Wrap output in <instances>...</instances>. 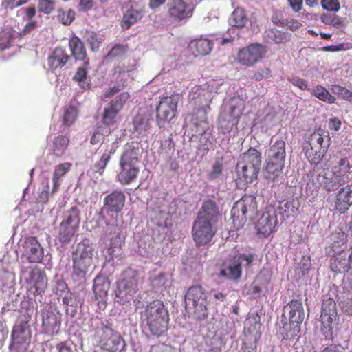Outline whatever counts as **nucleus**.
I'll list each match as a JSON object with an SVG mask.
<instances>
[{"label":"nucleus","instance_id":"obj_50","mask_svg":"<svg viewBox=\"0 0 352 352\" xmlns=\"http://www.w3.org/2000/svg\"><path fill=\"white\" fill-rule=\"evenodd\" d=\"M77 116L78 112L74 107H69L65 109L63 118V124L67 126H72L76 121Z\"/></svg>","mask_w":352,"mask_h":352},{"label":"nucleus","instance_id":"obj_32","mask_svg":"<svg viewBox=\"0 0 352 352\" xmlns=\"http://www.w3.org/2000/svg\"><path fill=\"white\" fill-rule=\"evenodd\" d=\"M249 21L246 10L241 7L236 8L229 18V23L231 26L243 28Z\"/></svg>","mask_w":352,"mask_h":352},{"label":"nucleus","instance_id":"obj_33","mask_svg":"<svg viewBox=\"0 0 352 352\" xmlns=\"http://www.w3.org/2000/svg\"><path fill=\"white\" fill-rule=\"evenodd\" d=\"M144 14L143 9L136 10L131 8L123 15L121 25L124 29H129L132 25L140 20Z\"/></svg>","mask_w":352,"mask_h":352},{"label":"nucleus","instance_id":"obj_3","mask_svg":"<svg viewBox=\"0 0 352 352\" xmlns=\"http://www.w3.org/2000/svg\"><path fill=\"white\" fill-rule=\"evenodd\" d=\"M140 147L136 142L127 143L119 161L116 180L122 185L133 183L140 173Z\"/></svg>","mask_w":352,"mask_h":352},{"label":"nucleus","instance_id":"obj_56","mask_svg":"<svg viewBox=\"0 0 352 352\" xmlns=\"http://www.w3.org/2000/svg\"><path fill=\"white\" fill-rule=\"evenodd\" d=\"M321 5L324 10L330 12H337L340 8L338 0H322Z\"/></svg>","mask_w":352,"mask_h":352},{"label":"nucleus","instance_id":"obj_39","mask_svg":"<svg viewBox=\"0 0 352 352\" xmlns=\"http://www.w3.org/2000/svg\"><path fill=\"white\" fill-rule=\"evenodd\" d=\"M69 143V138L66 135H58L53 141L52 152L56 157L64 155Z\"/></svg>","mask_w":352,"mask_h":352},{"label":"nucleus","instance_id":"obj_58","mask_svg":"<svg viewBox=\"0 0 352 352\" xmlns=\"http://www.w3.org/2000/svg\"><path fill=\"white\" fill-rule=\"evenodd\" d=\"M87 67L84 65V67H78L76 72L75 73L73 79L78 82L84 81L87 76Z\"/></svg>","mask_w":352,"mask_h":352},{"label":"nucleus","instance_id":"obj_11","mask_svg":"<svg viewBox=\"0 0 352 352\" xmlns=\"http://www.w3.org/2000/svg\"><path fill=\"white\" fill-rule=\"evenodd\" d=\"M179 100L180 96L177 94L161 98L156 108V121L159 126L175 117Z\"/></svg>","mask_w":352,"mask_h":352},{"label":"nucleus","instance_id":"obj_36","mask_svg":"<svg viewBox=\"0 0 352 352\" xmlns=\"http://www.w3.org/2000/svg\"><path fill=\"white\" fill-rule=\"evenodd\" d=\"M266 155L277 158L285 162V142L283 140H277L267 150Z\"/></svg>","mask_w":352,"mask_h":352},{"label":"nucleus","instance_id":"obj_53","mask_svg":"<svg viewBox=\"0 0 352 352\" xmlns=\"http://www.w3.org/2000/svg\"><path fill=\"white\" fill-rule=\"evenodd\" d=\"M85 41L89 44L92 51L98 50L100 41L98 38V34L94 32L87 30L84 36Z\"/></svg>","mask_w":352,"mask_h":352},{"label":"nucleus","instance_id":"obj_18","mask_svg":"<svg viewBox=\"0 0 352 352\" xmlns=\"http://www.w3.org/2000/svg\"><path fill=\"white\" fill-rule=\"evenodd\" d=\"M277 223L276 208L269 206L257 221L256 228L258 233L267 237L274 231Z\"/></svg>","mask_w":352,"mask_h":352},{"label":"nucleus","instance_id":"obj_29","mask_svg":"<svg viewBox=\"0 0 352 352\" xmlns=\"http://www.w3.org/2000/svg\"><path fill=\"white\" fill-rule=\"evenodd\" d=\"M94 248L93 243L88 239H85L78 243L72 256L80 259H91L93 261Z\"/></svg>","mask_w":352,"mask_h":352},{"label":"nucleus","instance_id":"obj_41","mask_svg":"<svg viewBox=\"0 0 352 352\" xmlns=\"http://www.w3.org/2000/svg\"><path fill=\"white\" fill-rule=\"evenodd\" d=\"M311 94L321 101L328 104H334L336 101L335 96L322 85H316L311 89Z\"/></svg>","mask_w":352,"mask_h":352},{"label":"nucleus","instance_id":"obj_35","mask_svg":"<svg viewBox=\"0 0 352 352\" xmlns=\"http://www.w3.org/2000/svg\"><path fill=\"white\" fill-rule=\"evenodd\" d=\"M80 221V217L79 210L76 206H73L69 210L64 212L63 219L61 223L72 226L78 230Z\"/></svg>","mask_w":352,"mask_h":352},{"label":"nucleus","instance_id":"obj_20","mask_svg":"<svg viewBox=\"0 0 352 352\" xmlns=\"http://www.w3.org/2000/svg\"><path fill=\"white\" fill-rule=\"evenodd\" d=\"M111 282L104 276L98 275L94 280L93 291L95 300L100 308L104 309L107 305L106 300L110 289Z\"/></svg>","mask_w":352,"mask_h":352},{"label":"nucleus","instance_id":"obj_31","mask_svg":"<svg viewBox=\"0 0 352 352\" xmlns=\"http://www.w3.org/2000/svg\"><path fill=\"white\" fill-rule=\"evenodd\" d=\"M92 264L93 261L91 259L72 257L73 274L80 278H85Z\"/></svg>","mask_w":352,"mask_h":352},{"label":"nucleus","instance_id":"obj_16","mask_svg":"<svg viewBox=\"0 0 352 352\" xmlns=\"http://www.w3.org/2000/svg\"><path fill=\"white\" fill-rule=\"evenodd\" d=\"M265 53L263 45L251 43L239 50L236 60L243 66L252 67L263 58Z\"/></svg>","mask_w":352,"mask_h":352},{"label":"nucleus","instance_id":"obj_61","mask_svg":"<svg viewBox=\"0 0 352 352\" xmlns=\"http://www.w3.org/2000/svg\"><path fill=\"white\" fill-rule=\"evenodd\" d=\"M222 172V164L219 162H216L212 168V170L209 173V178L214 179L217 178Z\"/></svg>","mask_w":352,"mask_h":352},{"label":"nucleus","instance_id":"obj_8","mask_svg":"<svg viewBox=\"0 0 352 352\" xmlns=\"http://www.w3.org/2000/svg\"><path fill=\"white\" fill-rule=\"evenodd\" d=\"M138 273L136 270L129 267L121 274L117 283V297L122 300V303L131 300L138 289Z\"/></svg>","mask_w":352,"mask_h":352},{"label":"nucleus","instance_id":"obj_26","mask_svg":"<svg viewBox=\"0 0 352 352\" xmlns=\"http://www.w3.org/2000/svg\"><path fill=\"white\" fill-rule=\"evenodd\" d=\"M351 169L352 157H348L342 158L338 165L334 166L331 170L343 185L349 179L352 173Z\"/></svg>","mask_w":352,"mask_h":352},{"label":"nucleus","instance_id":"obj_59","mask_svg":"<svg viewBox=\"0 0 352 352\" xmlns=\"http://www.w3.org/2000/svg\"><path fill=\"white\" fill-rule=\"evenodd\" d=\"M124 48L121 45H115L107 54L106 58H113L124 54Z\"/></svg>","mask_w":352,"mask_h":352},{"label":"nucleus","instance_id":"obj_45","mask_svg":"<svg viewBox=\"0 0 352 352\" xmlns=\"http://www.w3.org/2000/svg\"><path fill=\"white\" fill-rule=\"evenodd\" d=\"M78 230L60 223L58 232V240L63 243H69L74 237Z\"/></svg>","mask_w":352,"mask_h":352},{"label":"nucleus","instance_id":"obj_25","mask_svg":"<svg viewBox=\"0 0 352 352\" xmlns=\"http://www.w3.org/2000/svg\"><path fill=\"white\" fill-rule=\"evenodd\" d=\"M256 210V202L254 199L245 198L236 201L232 209L233 217L246 219L248 214H254Z\"/></svg>","mask_w":352,"mask_h":352},{"label":"nucleus","instance_id":"obj_23","mask_svg":"<svg viewBox=\"0 0 352 352\" xmlns=\"http://www.w3.org/2000/svg\"><path fill=\"white\" fill-rule=\"evenodd\" d=\"M189 52L195 56H204L210 53L213 42L204 36L191 40L188 45Z\"/></svg>","mask_w":352,"mask_h":352},{"label":"nucleus","instance_id":"obj_19","mask_svg":"<svg viewBox=\"0 0 352 352\" xmlns=\"http://www.w3.org/2000/svg\"><path fill=\"white\" fill-rule=\"evenodd\" d=\"M23 255L30 263L42 262L44 257V250L35 236H29L25 239Z\"/></svg>","mask_w":352,"mask_h":352},{"label":"nucleus","instance_id":"obj_52","mask_svg":"<svg viewBox=\"0 0 352 352\" xmlns=\"http://www.w3.org/2000/svg\"><path fill=\"white\" fill-rule=\"evenodd\" d=\"M70 291L67 284L62 279L56 280L54 283L53 292L60 300L63 296L66 295Z\"/></svg>","mask_w":352,"mask_h":352},{"label":"nucleus","instance_id":"obj_14","mask_svg":"<svg viewBox=\"0 0 352 352\" xmlns=\"http://www.w3.org/2000/svg\"><path fill=\"white\" fill-rule=\"evenodd\" d=\"M130 94L128 92L120 94L113 100H111L104 109L102 116V122L106 126L115 124L118 118V114L129 100Z\"/></svg>","mask_w":352,"mask_h":352},{"label":"nucleus","instance_id":"obj_17","mask_svg":"<svg viewBox=\"0 0 352 352\" xmlns=\"http://www.w3.org/2000/svg\"><path fill=\"white\" fill-rule=\"evenodd\" d=\"M330 268L335 273H346L352 276V245L349 249L338 250L331 256Z\"/></svg>","mask_w":352,"mask_h":352},{"label":"nucleus","instance_id":"obj_5","mask_svg":"<svg viewBox=\"0 0 352 352\" xmlns=\"http://www.w3.org/2000/svg\"><path fill=\"white\" fill-rule=\"evenodd\" d=\"M261 165V153L250 148L240 155L236 166L238 177L246 184H251L258 177Z\"/></svg>","mask_w":352,"mask_h":352},{"label":"nucleus","instance_id":"obj_47","mask_svg":"<svg viewBox=\"0 0 352 352\" xmlns=\"http://www.w3.org/2000/svg\"><path fill=\"white\" fill-rule=\"evenodd\" d=\"M272 21L276 25L287 28L290 30L295 31L299 29L302 24L298 21L294 19H278L277 16L272 18Z\"/></svg>","mask_w":352,"mask_h":352},{"label":"nucleus","instance_id":"obj_1","mask_svg":"<svg viewBox=\"0 0 352 352\" xmlns=\"http://www.w3.org/2000/svg\"><path fill=\"white\" fill-rule=\"evenodd\" d=\"M221 219L219 208L213 200L205 201L192 226L191 236L196 247L209 245L216 235Z\"/></svg>","mask_w":352,"mask_h":352},{"label":"nucleus","instance_id":"obj_7","mask_svg":"<svg viewBox=\"0 0 352 352\" xmlns=\"http://www.w3.org/2000/svg\"><path fill=\"white\" fill-rule=\"evenodd\" d=\"M283 316H287L289 321V324L285 323L283 325L287 331L286 336L288 338H293L300 333L301 324L304 320L302 302L297 299L292 300L284 306Z\"/></svg>","mask_w":352,"mask_h":352},{"label":"nucleus","instance_id":"obj_64","mask_svg":"<svg viewBox=\"0 0 352 352\" xmlns=\"http://www.w3.org/2000/svg\"><path fill=\"white\" fill-rule=\"evenodd\" d=\"M56 348L58 352H76L72 344L67 341L60 342L57 344Z\"/></svg>","mask_w":352,"mask_h":352},{"label":"nucleus","instance_id":"obj_28","mask_svg":"<svg viewBox=\"0 0 352 352\" xmlns=\"http://www.w3.org/2000/svg\"><path fill=\"white\" fill-rule=\"evenodd\" d=\"M69 59V56L65 50L61 47H56L48 57L47 63L49 67L54 70L65 66Z\"/></svg>","mask_w":352,"mask_h":352},{"label":"nucleus","instance_id":"obj_9","mask_svg":"<svg viewBox=\"0 0 352 352\" xmlns=\"http://www.w3.org/2000/svg\"><path fill=\"white\" fill-rule=\"evenodd\" d=\"M31 341V331L28 321L16 322L12 330L9 349L11 352H25Z\"/></svg>","mask_w":352,"mask_h":352},{"label":"nucleus","instance_id":"obj_48","mask_svg":"<svg viewBox=\"0 0 352 352\" xmlns=\"http://www.w3.org/2000/svg\"><path fill=\"white\" fill-rule=\"evenodd\" d=\"M56 19L58 22L61 23L64 25H69L74 20L76 16L75 12L69 9L68 10H64L62 8L57 10Z\"/></svg>","mask_w":352,"mask_h":352},{"label":"nucleus","instance_id":"obj_6","mask_svg":"<svg viewBox=\"0 0 352 352\" xmlns=\"http://www.w3.org/2000/svg\"><path fill=\"white\" fill-rule=\"evenodd\" d=\"M331 138L329 134L321 130L313 132L305 148V155L312 164H319L326 155L330 145Z\"/></svg>","mask_w":352,"mask_h":352},{"label":"nucleus","instance_id":"obj_2","mask_svg":"<svg viewBox=\"0 0 352 352\" xmlns=\"http://www.w3.org/2000/svg\"><path fill=\"white\" fill-rule=\"evenodd\" d=\"M141 318L145 328L153 336L160 337L168 329L169 313L159 300L147 304L142 312Z\"/></svg>","mask_w":352,"mask_h":352},{"label":"nucleus","instance_id":"obj_62","mask_svg":"<svg viewBox=\"0 0 352 352\" xmlns=\"http://www.w3.org/2000/svg\"><path fill=\"white\" fill-rule=\"evenodd\" d=\"M289 80L293 85L298 87L301 90L308 89L307 82L303 78L299 77H294L292 79H289Z\"/></svg>","mask_w":352,"mask_h":352},{"label":"nucleus","instance_id":"obj_55","mask_svg":"<svg viewBox=\"0 0 352 352\" xmlns=\"http://www.w3.org/2000/svg\"><path fill=\"white\" fill-rule=\"evenodd\" d=\"M242 113L241 104L232 105L230 109L228 117L232 118V124H237Z\"/></svg>","mask_w":352,"mask_h":352},{"label":"nucleus","instance_id":"obj_42","mask_svg":"<svg viewBox=\"0 0 352 352\" xmlns=\"http://www.w3.org/2000/svg\"><path fill=\"white\" fill-rule=\"evenodd\" d=\"M296 208L294 206L292 201L283 200L279 201L276 208V214L280 215L283 219H289L293 217L296 213Z\"/></svg>","mask_w":352,"mask_h":352},{"label":"nucleus","instance_id":"obj_60","mask_svg":"<svg viewBox=\"0 0 352 352\" xmlns=\"http://www.w3.org/2000/svg\"><path fill=\"white\" fill-rule=\"evenodd\" d=\"M149 352H173V349L164 343H158L151 346Z\"/></svg>","mask_w":352,"mask_h":352},{"label":"nucleus","instance_id":"obj_24","mask_svg":"<svg viewBox=\"0 0 352 352\" xmlns=\"http://www.w3.org/2000/svg\"><path fill=\"white\" fill-rule=\"evenodd\" d=\"M352 206V184L341 188L336 196L335 208L341 213H345Z\"/></svg>","mask_w":352,"mask_h":352},{"label":"nucleus","instance_id":"obj_49","mask_svg":"<svg viewBox=\"0 0 352 352\" xmlns=\"http://www.w3.org/2000/svg\"><path fill=\"white\" fill-rule=\"evenodd\" d=\"M321 314H329L332 316H337L336 303L333 298H328L323 300Z\"/></svg>","mask_w":352,"mask_h":352},{"label":"nucleus","instance_id":"obj_4","mask_svg":"<svg viewBox=\"0 0 352 352\" xmlns=\"http://www.w3.org/2000/svg\"><path fill=\"white\" fill-rule=\"evenodd\" d=\"M185 311L188 318L202 321L208 316V300L204 287L197 284L188 288L184 295Z\"/></svg>","mask_w":352,"mask_h":352},{"label":"nucleus","instance_id":"obj_46","mask_svg":"<svg viewBox=\"0 0 352 352\" xmlns=\"http://www.w3.org/2000/svg\"><path fill=\"white\" fill-rule=\"evenodd\" d=\"M107 352H124L125 343L120 336H114L109 339L104 344Z\"/></svg>","mask_w":352,"mask_h":352},{"label":"nucleus","instance_id":"obj_37","mask_svg":"<svg viewBox=\"0 0 352 352\" xmlns=\"http://www.w3.org/2000/svg\"><path fill=\"white\" fill-rule=\"evenodd\" d=\"M60 299L62 300V305L64 306L67 314L70 313L73 315L76 312V308L80 303V300L78 296L75 293L69 291Z\"/></svg>","mask_w":352,"mask_h":352},{"label":"nucleus","instance_id":"obj_34","mask_svg":"<svg viewBox=\"0 0 352 352\" xmlns=\"http://www.w3.org/2000/svg\"><path fill=\"white\" fill-rule=\"evenodd\" d=\"M72 166L71 162L61 163L55 166L54 172L52 177L53 189L52 192H55L60 186V179L66 173H67Z\"/></svg>","mask_w":352,"mask_h":352},{"label":"nucleus","instance_id":"obj_38","mask_svg":"<svg viewBox=\"0 0 352 352\" xmlns=\"http://www.w3.org/2000/svg\"><path fill=\"white\" fill-rule=\"evenodd\" d=\"M285 167V162L265 163V177L274 181L283 173Z\"/></svg>","mask_w":352,"mask_h":352},{"label":"nucleus","instance_id":"obj_40","mask_svg":"<svg viewBox=\"0 0 352 352\" xmlns=\"http://www.w3.org/2000/svg\"><path fill=\"white\" fill-rule=\"evenodd\" d=\"M330 240L331 248L333 251H336V249L341 248L347 243V234L342 228H337L331 233Z\"/></svg>","mask_w":352,"mask_h":352},{"label":"nucleus","instance_id":"obj_43","mask_svg":"<svg viewBox=\"0 0 352 352\" xmlns=\"http://www.w3.org/2000/svg\"><path fill=\"white\" fill-rule=\"evenodd\" d=\"M219 276L230 280H237L241 276V265L239 262L222 269Z\"/></svg>","mask_w":352,"mask_h":352},{"label":"nucleus","instance_id":"obj_57","mask_svg":"<svg viewBox=\"0 0 352 352\" xmlns=\"http://www.w3.org/2000/svg\"><path fill=\"white\" fill-rule=\"evenodd\" d=\"M95 0H80L78 10L80 12H88L93 9Z\"/></svg>","mask_w":352,"mask_h":352},{"label":"nucleus","instance_id":"obj_10","mask_svg":"<svg viewBox=\"0 0 352 352\" xmlns=\"http://www.w3.org/2000/svg\"><path fill=\"white\" fill-rule=\"evenodd\" d=\"M194 6L185 0H170L167 4L169 21L176 24H185L193 15Z\"/></svg>","mask_w":352,"mask_h":352},{"label":"nucleus","instance_id":"obj_30","mask_svg":"<svg viewBox=\"0 0 352 352\" xmlns=\"http://www.w3.org/2000/svg\"><path fill=\"white\" fill-rule=\"evenodd\" d=\"M60 324L58 316L52 311H46L43 314L42 326L47 334H53L57 327Z\"/></svg>","mask_w":352,"mask_h":352},{"label":"nucleus","instance_id":"obj_15","mask_svg":"<svg viewBox=\"0 0 352 352\" xmlns=\"http://www.w3.org/2000/svg\"><path fill=\"white\" fill-rule=\"evenodd\" d=\"M126 196L121 190H116L104 198L102 212L109 215L112 219V224L116 223L118 214L124 205Z\"/></svg>","mask_w":352,"mask_h":352},{"label":"nucleus","instance_id":"obj_54","mask_svg":"<svg viewBox=\"0 0 352 352\" xmlns=\"http://www.w3.org/2000/svg\"><path fill=\"white\" fill-rule=\"evenodd\" d=\"M236 124H232V120L228 115L222 114L219 118V127L222 130L223 133L230 132L234 126Z\"/></svg>","mask_w":352,"mask_h":352},{"label":"nucleus","instance_id":"obj_13","mask_svg":"<svg viewBox=\"0 0 352 352\" xmlns=\"http://www.w3.org/2000/svg\"><path fill=\"white\" fill-rule=\"evenodd\" d=\"M27 289L30 294L41 296L47 285V277L45 272L40 267H31L25 278Z\"/></svg>","mask_w":352,"mask_h":352},{"label":"nucleus","instance_id":"obj_51","mask_svg":"<svg viewBox=\"0 0 352 352\" xmlns=\"http://www.w3.org/2000/svg\"><path fill=\"white\" fill-rule=\"evenodd\" d=\"M56 0H38V10L39 12L50 14L54 10Z\"/></svg>","mask_w":352,"mask_h":352},{"label":"nucleus","instance_id":"obj_44","mask_svg":"<svg viewBox=\"0 0 352 352\" xmlns=\"http://www.w3.org/2000/svg\"><path fill=\"white\" fill-rule=\"evenodd\" d=\"M337 316H332L329 314H321L322 323L321 330L327 339L333 338V324Z\"/></svg>","mask_w":352,"mask_h":352},{"label":"nucleus","instance_id":"obj_27","mask_svg":"<svg viewBox=\"0 0 352 352\" xmlns=\"http://www.w3.org/2000/svg\"><path fill=\"white\" fill-rule=\"evenodd\" d=\"M117 148V144L115 143L111 146H106L99 160L92 166L91 168L95 173H98L99 175L104 174L105 168L112 156L115 154Z\"/></svg>","mask_w":352,"mask_h":352},{"label":"nucleus","instance_id":"obj_21","mask_svg":"<svg viewBox=\"0 0 352 352\" xmlns=\"http://www.w3.org/2000/svg\"><path fill=\"white\" fill-rule=\"evenodd\" d=\"M89 330L100 341L104 340L109 333L113 331L111 322L107 318L98 316L91 318Z\"/></svg>","mask_w":352,"mask_h":352},{"label":"nucleus","instance_id":"obj_12","mask_svg":"<svg viewBox=\"0 0 352 352\" xmlns=\"http://www.w3.org/2000/svg\"><path fill=\"white\" fill-rule=\"evenodd\" d=\"M307 185H311V187H313L316 190L320 188H322L326 191L331 192L338 190L342 184L331 170L324 168L322 174L311 173Z\"/></svg>","mask_w":352,"mask_h":352},{"label":"nucleus","instance_id":"obj_22","mask_svg":"<svg viewBox=\"0 0 352 352\" xmlns=\"http://www.w3.org/2000/svg\"><path fill=\"white\" fill-rule=\"evenodd\" d=\"M71 55L76 60L83 61L85 66L89 64V58L83 42L76 35H72L68 43Z\"/></svg>","mask_w":352,"mask_h":352},{"label":"nucleus","instance_id":"obj_63","mask_svg":"<svg viewBox=\"0 0 352 352\" xmlns=\"http://www.w3.org/2000/svg\"><path fill=\"white\" fill-rule=\"evenodd\" d=\"M102 126H98L94 132L92 137L90 140V143L93 145L99 143L104 138V133L101 131Z\"/></svg>","mask_w":352,"mask_h":352}]
</instances>
